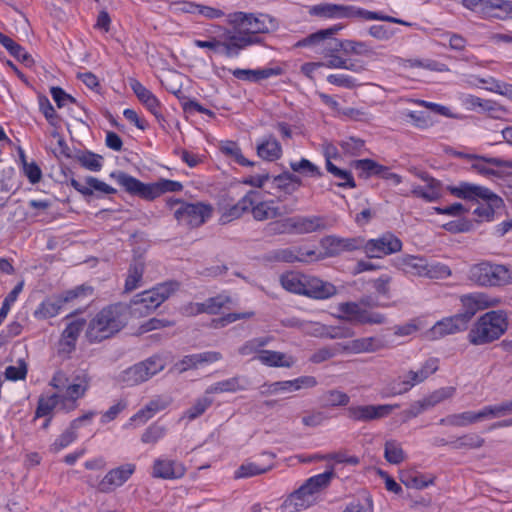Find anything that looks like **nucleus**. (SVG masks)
Segmentation results:
<instances>
[{
  "label": "nucleus",
  "mask_w": 512,
  "mask_h": 512,
  "mask_svg": "<svg viewBox=\"0 0 512 512\" xmlns=\"http://www.w3.org/2000/svg\"><path fill=\"white\" fill-rule=\"evenodd\" d=\"M127 315V306L120 302L100 309L87 325L85 335L88 342L100 343L119 333L127 324Z\"/></svg>",
  "instance_id": "nucleus-1"
},
{
  "label": "nucleus",
  "mask_w": 512,
  "mask_h": 512,
  "mask_svg": "<svg viewBox=\"0 0 512 512\" xmlns=\"http://www.w3.org/2000/svg\"><path fill=\"white\" fill-rule=\"evenodd\" d=\"M109 176L128 194L138 196L146 201H153L168 192H181L184 188L180 181L166 178H160L153 183H144L123 171H112Z\"/></svg>",
  "instance_id": "nucleus-2"
},
{
  "label": "nucleus",
  "mask_w": 512,
  "mask_h": 512,
  "mask_svg": "<svg viewBox=\"0 0 512 512\" xmlns=\"http://www.w3.org/2000/svg\"><path fill=\"white\" fill-rule=\"evenodd\" d=\"M310 14L326 19H364L366 21H384L403 26H411V23L400 18L389 16L378 11H370L355 5H343L335 3H320L310 8Z\"/></svg>",
  "instance_id": "nucleus-3"
},
{
  "label": "nucleus",
  "mask_w": 512,
  "mask_h": 512,
  "mask_svg": "<svg viewBox=\"0 0 512 512\" xmlns=\"http://www.w3.org/2000/svg\"><path fill=\"white\" fill-rule=\"evenodd\" d=\"M334 477L333 469L311 476L283 502L280 512H299L312 506L318 493L326 488Z\"/></svg>",
  "instance_id": "nucleus-4"
},
{
  "label": "nucleus",
  "mask_w": 512,
  "mask_h": 512,
  "mask_svg": "<svg viewBox=\"0 0 512 512\" xmlns=\"http://www.w3.org/2000/svg\"><path fill=\"white\" fill-rule=\"evenodd\" d=\"M280 283L288 292L314 299H328L335 295L337 291L332 283L295 271L282 274Z\"/></svg>",
  "instance_id": "nucleus-5"
},
{
  "label": "nucleus",
  "mask_w": 512,
  "mask_h": 512,
  "mask_svg": "<svg viewBox=\"0 0 512 512\" xmlns=\"http://www.w3.org/2000/svg\"><path fill=\"white\" fill-rule=\"evenodd\" d=\"M508 328V316L504 310H492L481 315L468 333L473 345H484L498 340Z\"/></svg>",
  "instance_id": "nucleus-6"
},
{
  "label": "nucleus",
  "mask_w": 512,
  "mask_h": 512,
  "mask_svg": "<svg viewBox=\"0 0 512 512\" xmlns=\"http://www.w3.org/2000/svg\"><path fill=\"white\" fill-rule=\"evenodd\" d=\"M343 29V25L335 24L326 29L318 30L308 36L298 40L295 48H310L315 54L319 55L322 62H329L334 57H339L341 52V39L335 35Z\"/></svg>",
  "instance_id": "nucleus-7"
},
{
  "label": "nucleus",
  "mask_w": 512,
  "mask_h": 512,
  "mask_svg": "<svg viewBox=\"0 0 512 512\" xmlns=\"http://www.w3.org/2000/svg\"><path fill=\"white\" fill-rule=\"evenodd\" d=\"M468 278L481 287H504L512 284V267L483 260L470 266Z\"/></svg>",
  "instance_id": "nucleus-8"
},
{
  "label": "nucleus",
  "mask_w": 512,
  "mask_h": 512,
  "mask_svg": "<svg viewBox=\"0 0 512 512\" xmlns=\"http://www.w3.org/2000/svg\"><path fill=\"white\" fill-rule=\"evenodd\" d=\"M178 289L177 281H167L137 294L131 301V313L137 317L152 313Z\"/></svg>",
  "instance_id": "nucleus-9"
},
{
  "label": "nucleus",
  "mask_w": 512,
  "mask_h": 512,
  "mask_svg": "<svg viewBox=\"0 0 512 512\" xmlns=\"http://www.w3.org/2000/svg\"><path fill=\"white\" fill-rule=\"evenodd\" d=\"M439 368V359L428 358L418 370H410L398 380L390 382L382 391V397L388 398L402 395L410 391L414 386L424 382Z\"/></svg>",
  "instance_id": "nucleus-10"
},
{
  "label": "nucleus",
  "mask_w": 512,
  "mask_h": 512,
  "mask_svg": "<svg viewBox=\"0 0 512 512\" xmlns=\"http://www.w3.org/2000/svg\"><path fill=\"white\" fill-rule=\"evenodd\" d=\"M93 291L92 286L82 284L61 294L48 297L37 306L33 315L39 320L56 317L66 304L79 298L92 296Z\"/></svg>",
  "instance_id": "nucleus-11"
},
{
  "label": "nucleus",
  "mask_w": 512,
  "mask_h": 512,
  "mask_svg": "<svg viewBox=\"0 0 512 512\" xmlns=\"http://www.w3.org/2000/svg\"><path fill=\"white\" fill-rule=\"evenodd\" d=\"M460 3L481 19H512V0H461Z\"/></svg>",
  "instance_id": "nucleus-12"
},
{
  "label": "nucleus",
  "mask_w": 512,
  "mask_h": 512,
  "mask_svg": "<svg viewBox=\"0 0 512 512\" xmlns=\"http://www.w3.org/2000/svg\"><path fill=\"white\" fill-rule=\"evenodd\" d=\"M247 193L250 195L249 200L251 202L248 205V212H251L256 221L274 219L293 211L292 208L281 205L278 199L264 200L261 192L257 190H249Z\"/></svg>",
  "instance_id": "nucleus-13"
},
{
  "label": "nucleus",
  "mask_w": 512,
  "mask_h": 512,
  "mask_svg": "<svg viewBox=\"0 0 512 512\" xmlns=\"http://www.w3.org/2000/svg\"><path fill=\"white\" fill-rule=\"evenodd\" d=\"M214 208L210 203H182L174 210V218L179 224L190 228H198L206 223L213 215Z\"/></svg>",
  "instance_id": "nucleus-14"
},
{
  "label": "nucleus",
  "mask_w": 512,
  "mask_h": 512,
  "mask_svg": "<svg viewBox=\"0 0 512 512\" xmlns=\"http://www.w3.org/2000/svg\"><path fill=\"white\" fill-rule=\"evenodd\" d=\"M402 241L393 233L386 232L380 237L366 240L362 237L361 250L369 259H381L402 250Z\"/></svg>",
  "instance_id": "nucleus-15"
},
{
  "label": "nucleus",
  "mask_w": 512,
  "mask_h": 512,
  "mask_svg": "<svg viewBox=\"0 0 512 512\" xmlns=\"http://www.w3.org/2000/svg\"><path fill=\"white\" fill-rule=\"evenodd\" d=\"M210 32H223L222 50L227 57L238 56L239 51L258 42V36L250 35L243 29L232 32L221 25H209Z\"/></svg>",
  "instance_id": "nucleus-16"
},
{
  "label": "nucleus",
  "mask_w": 512,
  "mask_h": 512,
  "mask_svg": "<svg viewBox=\"0 0 512 512\" xmlns=\"http://www.w3.org/2000/svg\"><path fill=\"white\" fill-rule=\"evenodd\" d=\"M337 310L341 319L355 324H382L385 322L383 314L367 308L362 302L340 303Z\"/></svg>",
  "instance_id": "nucleus-17"
},
{
  "label": "nucleus",
  "mask_w": 512,
  "mask_h": 512,
  "mask_svg": "<svg viewBox=\"0 0 512 512\" xmlns=\"http://www.w3.org/2000/svg\"><path fill=\"white\" fill-rule=\"evenodd\" d=\"M250 195L246 193L237 202L229 195H222L216 203V210L219 214L218 222L221 225L231 223L240 219L246 212H248V205L251 204L249 200Z\"/></svg>",
  "instance_id": "nucleus-18"
},
{
  "label": "nucleus",
  "mask_w": 512,
  "mask_h": 512,
  "mask_svg": "<svg viewBox=\"0 0 512 512\" xmlns=\"http://www.w3.org/2000/svg\"><path fill=\"white\" fill-rule=\"evenodd\" d=\"M477 201V207L473 210L475 225L483 222H492L498 210L504 207L503 199L489 188H485Z\"/></svg>",
  "instance_id": "nucleus-19"
},
{
  "label": "nucleus",
  "mask_w": 512,
  "mask_h": 512,
  "mask_svg": "<svg viewBox=\"0 0 512 512\" xmlns=\"http://www.w3.org/2000/svg\"><path fill=\"white\" fill-rule=\"evenodd\" d=\"M460 302L464 312L459 314L468 324L478 311L498 306L501 299L484 292H472L462 295Z\"/></svg>",
  "instance_id": "nucleus-20"
},
{
  "label": "nucleus",
  "mask_w": 512,
  "mask_h": 512,
  "mask_svg": "<svg viewBox=\"0 0 512 512\" xmlns=\"http://www.w3.org/2000/svg\"><path fill=\"white\" fill-rule=\"evenodd\" d=\"M130 87L138 100L143 106L155 117L158 124L165 128L167 123L165 116L162 113V103L157 96L148 88H146L140 81L136 79L130 80Z\"/></svg>",
  "instance_id": "nucleus-21"
},
{
  "label": "nucleus",
  "mask_w": 512,
  "mask_h": 512,
  "mask_svg": "<svg viewBox=\"0 0 512 512\" xmlns=\"http://www.w3.org/2000/svg\"><path fill=\"white\" fill-rule=\"evenodd\" d=\"M136 465L126 463L109 470L100 480L97 490L101 493H111L123 486L135 473Z\"/></svg>",
  "instance_id": "nucleus-22"
},
{
  "label": "nucleus",
  "mask_w": 512,
  "mask_h": 512,
  "mask_svg": "<svg viewBox=\"0 0 512 512\" xmlns=\"http://www.w3.org/2000/svg\"><path fill=\"white\" fill-rule=\"evenodd\" d=\"M187 468L184 463L160 456L154 459L151 469V477L163 480H178L185 476Z\"/></svg>",
  "instance_id": "nucleus-23"
},
{
  "label": "nucleus",
  "mask_w": 512,
  "mask_h": 512,
  "mask_svg": "<svg viewBox=\"0 0 512 512\" xmlns=\"http://www.w3.org/2000/svg\"><path fill=\"white\" fill-rule=\"evenodd\" d=\"M417 176L424 182L423 185H412L411 195L413 197L432 203L442 198L444 193L443 184L440 180L432 177L426 172H420Z\"/></svg>",
  "instance_id": "nucleus-24"
},
{
  "label": "nucleus",
  "mask_w": 512,
  "mask_h": 512,
  "mask_svg": "<svg viewBox=\"0 0 512 512\" xmlns=\"http://www.w3.org/2000/svg\"><path fill=\"white\" fill-rule=\"evenodd\" d=\"M90 386V378L86 372L74 377L72 384L68 385L65 393L60 395L61 410L69 412L77 407V401L82 398Z\"/></svg>",
  "instance_id": "nucleus-25"
},
{
  "label": "nucleus",
  "mask_w": 512,
  "mask_h": 512,
  "mask_svg": "<svg viewBox=\"0 0 512 512\" xmlns=\"http://www.w3.org/2000/svg\"><path fill=\"white\" fill-rule=\"evenodd\" d=\"M399 404L358 405L347 408V416L353 421L367 422L388 416Z\"/></svg>",
  "instance_id": "nucleus-26"
},
{
  "label": "nucleus",
  "mask_w": 512,
  "mask_h": 512,
  "mask_svg": "<svg viewBox=\"0 0 512 512\" xmlns=\"http://www.w3.org/2000/svg\"><path fill=\"white\" fill-rule=\"evenodd\" d=\"M69 185L84 197L95 195L97 198H102L104 195L117 193V189L94 176L85 177V184L72 177L69 180Z\"/></svg>",
  "instance_id": "nucleus-27"
},
{
  "label": "nucleus",
  "mask_w": 512,
  "mask_h": 512,
  "mask_svg": "<svg viewBox=\"0 0 512 512\" xmlns=\"http://www.w3.org/2000/svg\"><path fill=\"white\" fill-rule=\"evenodd\" d=\"M86 321L82 318L70 321L61 333L57 351L60 356L69 357L76 349L77 340L85 327Z\"/></svg>",
  "instance_id": "nucleus-28"
},
{
  "label": "nucleus",
  "mask_w": 512,
  "mask_h": 512,
  "mask_svg": "<svg viewBox=\"0 0 512 512\" xmlns=\"http://www.w3.org/2000/svg\"><path fill=\"white\" fill-rule=\"evenodd\" d=\"M362 236L356 237H339L329 235L321 240L322 247L330 256H336L343 252H353L361 250Z\"/></svg>",
  "instance_id": "nucleus-29"
},
{
  "label": "nucleus",
  "mask_w": 512,
  "mask_h": 512,
  "mask_svg": "<svg viewBox=\"0 0 512 512\" xmlns=\"http://www.w3.org/2000/svg\"><path fill=\"white\" fill-rule=\"evenodd\" d=\"M339 344L342 354L372 353L385 347L384 342L374 336L357 338Z\"/></svg>",
  "instance_id": "nucleus-30"
},
{
  "label": "nucleus",
  "mask_w": 512,
  "mask_h": 512,
  "mask_svg": "<svg viewBox=\"0 0 512 512\" xmlns=\"http://www.w3.org/2000/svg\"><path fill=\"white\" fill-rule=\"evenodd\" d=\"M467 326V323L458 313L437 321L429 330V334L432 339H439L447 335L464 331Z\"/></svg>",
  "instance_id": "nucleus-31"
},
{
  "label": "nucleus",
  "mask_w": 512,
  "mask_h": 512,
  "mask_svg": "<svg viewBox=\"0 0 512 512\" xmlns=\"http://www.w3.org/2000/svg\"><path fill=\"white\" fill-rule=\"evenodd\" d=\"M229 72L238 80L258 83L271 77L280 76L284 73L281 66L265 67L258 69H229Z\"/></svg>",
  "instance_id": "nucleus-32"
},
{
  "label": "nucleus",
  "mask_w": 512,
  "mask_h": 512,
  "mask_svg": "<svg viewBox=\"0 0 512 512\" xmlns=\"http://www.w3.org/2000/svg\"><path fill=\"white\" fill-rule=\"evenodd\" d=\"M262 456L267 459L265 463L244 462L235 471V478H250L272 470L275 467L274 460L276 454L265 451L262 453Z\"/></svg>",
  "instance_id": "nucleus-33"
},
{
  "label": "nucleus",
  "mask_w": 512,
  "mask_h": 512,
  "mask_svg": "<svg viewBox=\"0 0 512 512\" xmlns=\"http://www.w3.org/2000/svg\"><path fill=\"white\" fill-rule=\"evenodd\" d=\"M355 167L367 175L379 176L384 180L391 181L394 185L402 183V176L392 172L388 167L377 163L372 159H360L355 163Z\"/></svg>",
  "instance_id": "nucleus-34"
},
{
  "label": "nucleus",
  "mask_w": 512,
  "mask_h": 512,
  "mask_svg": "<svg viewBox=\"0 0 512 512\" xmlns=\"http://www.w3.org/2000/svg\"><path fill=\"white\" fill-rule=\"evenodd\" d=\"M257 156L267 162H275L283 155L281 143L272 134L265 135L257 140Z\"/></svg>",
  "instance_id": "nucleus-35"
},
{
  "label": "nucleus",
  "mask_w": 512,
  "mask_h": 512,
  "mask_svg": "<svg viewBox=\"0 0 512 512\" xmlns=\"http://www.w3.org/2000/svg\"><path fill=\"white\" fill-rule=\"evenodd\" d=\"M290 222L294 234H309L326 228V220L322 216H296L291 217Z\"/></svg>",
  "instance_id": "nucleus-36"
},
{
  "label": "nucleus",
  "mask_w": 512,
  "mask_h": 512,
  "mask_svg": "<svg viewBox=\"0 0 512 512\" xmlns=\"http://www.w3.org/2000/svg\"><path fill=\"white\" fill-rule=\"evenodd\" d=\"M249 381L245 376H234L224 379L210 385L205 393L206 394H220V393H236L244 391L248 388Z\"/></svg>",
  "instance_id": "nucleus-37"
},
{
  "label": "nucleus",
  "mask_w": 512,
  "mask_h": 512,
  "mask_svg": "<svg viewBox=\"0 0 512 512\" xmlns=\"http://www.w3.org/2000/svg\"><path fill=\"white\" fill-rule=\"evenodd\" d=\"M230 22L243 26V30L245 32L254 36L268 31V27L265 22L261 20L260 17H256L253 14H247L244 12L233 13L230 15Z\"/></svg>",
  "instance_id": "nucleus-38"
},
{
  "label": "nucleus",
  "mask_w": 512,
  "mask_h": 512,
  "mask_svg": "<svg viewBox=\"0 0 512 512\" xmlns=\"http://www.w3.org/2000/svg\"><path fill=\"white\" fill-rule=\"evenodd\" d=\"M427 260L424 257L403 255L396 260V267L405 274L424 277Z\"/></svg>",
  "instance_id": "nucleus-39"
},
{
  "label": "nucleus",
  "mask_w": 512,
  "mask_h": 512,
  "mask_svg": "<svg viewBox=\"0 0 512 512\" xmlns=\"http://www.w3.org/2000/svg\"><path fill=\"white\" fill-rule=\"evenodd\" d=\"M259 360L263 365L268 367H285L290 368L295 364V359L288 356L283 352L274 350H264L254 357Z\"/></svg>",
  "instance_id": "nucleus-40"
},
{
  "label": "nucleus",
  "mask_w": 512,
  "mask_h": 512,
  "mask_svg": "<svg viewBox=\"0 0 512 512\" xmlns=\"http://www.w3.org/2000/svg\"><path fill=\"white\" fill-rule=\"evenodd\" d=\"M145 271V263L141 258H134L128 267L124 284L125 292H132L139 288Z\"/></svg>",
  "instance_id": "nucleus-41"
},
{
  "label": "nucleus",
  "mask_w": 512,
  "mask_h": 512,
  "mask_svg": "<svg viewBox=\"0 0 512 512\" xmlns=\"http://www.w3.org/2000/svg\"><path fill=\"white\" fill-rule=\"evenodd\" d=\"M481 410L475 411H465L462 413H456L448 415L445 418L440 420L441 425H448L454 427H466L477 422L482 421Z\"/></svg>",
  "instance_id": "nucleus-42"
},
{
  "label": "nucleus",
  "mask_w": 512,
  "mask_h": 512,
  "mask_svg": "<svg viewBox=\"0 0 512 512\" xmlns=\"http://www.w3.org/2000/svg\"><path fill=\"white\" fill-rule=\"evenodd\" d=\"M485 188L481 185L460 182L458 185L447 186L446 190L457 198L474 201L478 199L482 192H485Z\"/></svg>",
  "instance_id": "nucleus-43"
},
{
  "label": "nucleus",
  "mask_w": 512,
  "mask_h": 512,
  "mask_svg": "<svg viewBox=\"0 0 512 512\" xmlns=\"http://www.w3.org/2000/svg\"><path fill=\"white\" fill-rule=\"evenodd\" d=\"M219 149L225 156L231 157L238 165L242 167H252L254 162L247 159L237 142L226 140L220 143Z\"/></svg>",
  "instance_id": "nucleus-44"
},
{
  "label": "nucleus",
  "mask_w": 512,
  "mask_h": 512,
  "mask_svg": "<svg viewBox=\"0 0 512 512\" xmlns=\"http://www.w3.org/2000/svg\"><path fill=\"white\" fill-rule=\"evenodd\" d=\"M326 170L338 179L336 185L341 188L353 189L356 187V182L352 173L349 170L341 169L332 163L329 156H326Z\"/></svg>",
  "instance_id": "nucleus-45"
},
{
  "label": "nucleus",
  "mask_w": 512,
  "mask_h": 512,
  "mask_svg": "<svg viewBox=\"0 0 512 512\" xmlns=\"http://www.w3.org/2000/svg\"><path fill=\"white\" fill-rule=\"evenodd\" d=\"M477 85L489 92L512 97V84L497 80L492 76L478 78Z\"/></svg>",
  "instance_id": "nucleus-46"
},
{
  "label": "nucleus",
  "mask_w": 512,
  "mask_h": 512,
  "mask_svg": "<svg viewBox=\"0 0 512 512\" xmlns=\"http://www.w3.org/2000/svg\"><path fill=\"white\" fill-rule=\"evenodd\" d=\"M75 159L82 168L91 172H99L103 168V156L89 150L78 153Z\"/></svg>",
  "instance_id": "nucleus-47"
},
{
  "label": "nucleus",
  "mask_w": 512,
  "mask_h": 512,
  "mask_svg": "<svg viewBox=\"0 0 512 512\" xmlns=\"http://www.w3.org/2000/svg\"><path fill=\"white\" fill-rule=\"evenodd\" d=\"M341 45V52H343L345 56L358 55L371 57L374 55L373 48L368 43L363 41L344 39L341 40Z\"/></svg>",
  "instance_id": "nucleus-48"
},
{
  "label": "nucleus",
  "mask_w": 512,
  "mask_h": 512,
  "mask_svg": "<svg viewBox=\"0 0 512 512\" xmlns=\"http://www.w3.org/2000/svg\"><path fill=\"white\" fill-rule=\"evenodd\" d=\"M118 381L123 387H132L147 380L143 374L142 367L138 363L124 370L119 375Z\"/></svg>",
  "instance_id": "nucleus-49"
},
{
  "label": "nucleus",
  "mask_w": 512,
  "mask_h": 512,
  "mask_svg": "<svg viewBox=\"0 0 512 512\" xmlns=\"http://www.w3.org/2000/svg\"><path fill=\"white\" fill-rule=\"evenodd\" d=\"M38 108L42 115L45 117L48 124L52 127H58L60 124V116L51 104L48 97L44 94L37 96Z\"/></svg>",
  "instance_id": "nucleus-50"
},
{
  "label": "nucleus",
  "mask_w": 512,
  "mask_h": 512,
  "mask_svg": "<svg viewBox=\"0 0 512 512\" xmlns=\"http://www.w3.org/2000/svg\"><path fill=\"white\" fill-rule=\"evenodd\" d=\"M485 443L484 438L476 433L464 434L449 442L453 449H478Z\"/></svg>",
  "instance_id": "nucleus-51"
},
{
  "label": "nucleus",
  "mask_w": 512,
  "mask_h": 512,
  "mask_svg": "<svg viewBox=\"0 0 512 512\" xmlns=\"http://www.w3.org/2000/svg\"><path fill=\"white\" fill-rule=\"evenodd\" d=\"M57 407L61 409L60 394L54 393L50 396L42 397L38 401L35 418L51 416L52 411Z\"/></svg>",
  "instance_id": "nucleus-52"
},
{
  "label": "nucleus",
  "mask_w": 512,
  "mask_h": 512,
  "mask_svg": "<svg viewBox=\"0 0 512 512\" xmlns=\"http://www.w3.org/2000/svg\"><path fill=\"white\" fill-rule=\"evenodd\" d=\"M273 338L271 336L257 337L246 341L238 349V353L242 356L256 355L258 356L264 347L267 346Z\"/></svg>",
  "instance_id": "nucleus-53"
},
{
  "label": "nucleus",
  "mask_w": 512,
  "mask_h": 512,
  "mask_svg": "<svg viewBox=\"0 0 512 512\" xmlns=\"http://www.w3.org/2000/svg\"><path fill=\"white\" fill-rule=\"evenodd\" d=\"M442 228L452 234L467 233L476 228L475 222L463 215L457 219L444 223Z\"/></svg>",
  "instance_id": "nucleus-54"
},
{
  "label": "nucleus",
  "mask_w": 512,
  "mask_h": 512,
  "mask_svg": "<svg viewBox=\"0 0 512 512\" xmlns=\"http://www.w3.org/2000/svg\"><path fill=\"white\" fill-rule=\"evenodd\" d=\"M384 457L390 464H399L405 459V452L401 444L396 440L385 442Z\"/></svg>",
  "instance_id": "nucleus-55"
},
{
  "label": "nucleus",
  "mask_w": 512,
  "mask_h": 512,
  "mask_svg": "<svg viewBox=\"0 0 512 512\" xmlns=\"http://www.w3.org/2000/svg\"><path fill=\"white\" fill-rule=\"evenodd\" d=\"M328 69H345L355 73H359L365 70V65L360 61H351L345 57L339 56L334 57L331 61L326 63Z\"/></svg>",
  "instance_id": "nucleus-56"
},
{
  "label": "nucleus",
  "mask_w": 512,
  "mask_h": 512,
  "mask_svg": "<svg viewBox=\"0 0 512 512\" xmlns=\"http://www.w3.org/2000/svg\"><path fill=\"white\" fill-rule=\"evenodd\" d=\"M276 186L286 192L296 191L302 184L301 179L293 173L284 172L274 178Z\"/></svg>",
  "instance_id": "nucleus-57"
},
{
  "label": "nucleus",
  "mask_w": 512,
  "mask_h": 512,
  "mask_svg": "<svg viewBox=\"0 0 512 512\" xmlns=\"http://www.w3.org/2000/svg\"><path fill=\"white\" fill-rule=\"evenodd\" d=\"M451 275L452 271L448 265L437 261H427L424 277L430 279H446Z\"/></svg>",
  "instance_id": "nucleus-58"
},
{
  "label": "nucleus",
  "mask_w": 512,
  "mask_h": 512,
  "mask_svg": "<svg viewBox=\"0 0 512 512\" xmlns=\"http://www.w3.org/2000/svg\"><path fill=\"white\" fill-rule=\"evenodd\" d=\"M290 168L293 172L303 174L310 177H321L322 172L314 163L306 158H301L299 161H291Z\"/></svg>",
  "instance_id": "nucleus-59"
},
{
  "label": "nucleus",
  "mask_w": 512,
  "mask_h": 512,
  "mask_svg": "<svg viewBox=\"0 0 512 512\" xmlns=\"http://www.w3.org/2000/svg\"><path fill=\"white\" fill-rule=\"evenodd\" d=\"M402 482L410 488L424 489L434 484L435 477L421 473L407 474L402 477Z\"/></svg>",
  "instance_id": "nucleus-60"
},
{
  "label": "nucleus",
  "mask_w": 512,
  "mask_h": 512,
  "mask_svg": "<svg viewBox=\"0 0 512 512\" xmlns=\"http://www.w3.org/2000/svg\"><path fill=\"white\" fill-rule=\"evenodd\" d=\"M76 429L70 425L63 433H61L50 445V451L58 453L64 448L71 445L77 439Z\"/></svg>",
  "instance_id": "nucleus-61"
},
{
  "label": "nucleus",
  "mask_w": 512,
  "mask_h": 512,
  "mask_svg": "<svg viewBox=\"0 0 512 512\" xmlns=\"http://www.w3.org/2000/svg\"><path fill=\"white\" fill-rule=\"evenodd\" d=\"M231 303V298L228 295L219 294L214 297L208 298L203 302L204 313L216 315L224 308L227 304Z\"/></svg>",
  "instance_id": "nucleus-62"
},
{
  "label": "nucleus",
  "mask_w": 512,
  "mask_h": 512,
  "mask_svg": "<svg viewBox=\"0 0 512 512\" xmlns=\"http://www.w3.org/2000/svg\"><path fill=\"white\" fill-rule=\"evenodd\" d=\"M166 427L158 423H152L149 425L141 436V442L143 444H156L159 440L164 438L166 435Z\"/></svg>",
  "instance_id": "nucleus-63"
},
{
  "label": "nucleus",
  "mask_w": 512,
  "mask_h": 512,
  "mask_svg": "<svg viewBox=\"0 0 512 512\" xmlns=\"http://www.w3.org/2000/svg\"><path fill=\"white\" fill-rule=\"evenodd\" d=\"M213 400L208 397L198 398L194 404L187 409L182 418H186L189 421H193L198 417L202 416L206 410L212 405Z\"/></svg>",
  "instance_id": "nucleus-64"
}]
</instances>
